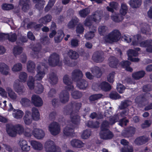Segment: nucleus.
<instances>
[{"label":"nucleus","instance_id":"nucleus-57","mask_svg":"<svg viewBox=\"0 0 152 152\" xmlns=\"http://www.w3.org/2000/svg\"><path fill=\"white\" fill-rule=\"evenodd\" d=\"M19 78L21 82H25L27 80V75L25 72H22L19 75Z\"/></svg>","mask_w":152,"mask_h":152},{"label":"nucleus","instance_id":"nucleus-54","mask_svg":"<svg viewBox=\"0 0 152 152\" xmlns=\"http://www.w3.org/2000/svg\"><path fill=\"white\" fill-rule=\"evenodd\" d=\"M7 39L10 41L12 42H15L17 39V36L15 33L12 34H7Z\"/></svg>","mask_w":152,"mask_h":152},{"label":"nucleus","instance_id":"nucleus-40","mask_svg":"<svg viewBox=\"0 0 152 152\" xmlns=\"http://www.w3.org/2000/svg\"><path fill=\"white\" fill-rule=\"evenodd\" d=\"M23 48L19 45H15L13 49V53L14 55H16L20 54L22 52Z\"/></svg>","mask_w":152,"mask_h":152},{"label":"nucleus","instance_id":"nucleus-23","mask_svg":"<svg viewBox=\"0 0 152 152\" xmlns=\"http://www.w3.org/2000/svg\"><path fill=\"white\" fill-rule=\"evenodd\" d=\"M29 0H20L19 4L22 6V10L26 12L29 9Z\"/></svg>","mask_w":152,"mask_h":152},{"label":"nucleus","instance_id":"nucleus-55","mask_svg":"<svg viewBox=\"0 0 152 152\" xmlns=\"http://www.w3.org/2000/svg\"><path fill=\"white\" fill-rule=\"evenodd\" d=\"M22 66L20 63H18L14 65L12 68V70L14 72H18L21 70Z\"/></svg>","mask_w":152,"mask_h":152},{"label":"nucleus","instance_id":"nucleus-44","mask_svg":"<svg viewBox=\"0 0 152 152\" xmlns=\"http://www.w3.org/2000/svg\"><path fill=\"white\" fill-rule=\"evenodd\" d=\"M103 95L102 94H96L91 95L89 96L88 99L90 102H91L101 98Z\"/></svg>","mask_w":152,"mask_h":152},{"label":"nucleus","instance_id":"nucleus-15","mask_svg":"<svg viewBox=\"0 0 152 152\" xmlns=\"http://www.w3.org/2000/svg\"><path fill=\"white\" fill-rule=\"evenodd\" d=\"M31 101L34 105L36 107H40L42 105V100L38 95L35 94L33 95L31 97Z\"/></svg>","mask_w":152,"mask_h":152},{"label":"nucleus","instance_id":"nucleus-33","mask_svg":"<svg viewBox=\"0 0 152 152\" xmlns=\"http://www.w3.org/2000/svg\"><path fill=\"white\" fill-rule=\"evenodd\" d=\"M130 6L132 8L139 7L141 4V0H130L129 1Z\"/></svg>","mask_w":152,"mask_h":152},{"label":"nucleus","instance_id":"nucleus-31","mask_svg":"<svg viewBox=\"0 0 152 152\" xmlns=\"http://www.w3.org/2000/svg\"><path fill=\"white\" fill-rule=\"evenodd\" d=\"M14 90L18 93H22L23 92V90L24 86L22 84L15 83L13 85Z\"/></svg>","mask_w":152,"mask_h":152},{"label":"nucleus","instance_id":"nucleus-13","mask_svg":"<svg viewBox=\"0 0 152 152\" xmlns=\"http://www.w3.org/2000/svg\"><path fill=\"white\" fill-rule=\"evenodd\" d=\"M135 128L130 126L124 130L122 133V134L124 137L129 138L135 134Z\"/></svg>","mask_w":152,"mask_h":152},{"label":"nucleus","instance_id":"nucleus-2","mask_svg":"<svg viewBox=\"0 0 152 152\" xmlns=\"http://www.w3.org/2000/svg\"><path fill=\"white\" fill-rule=\"evenodd\" d=\"M83 76L82 72L79 69H75L72 72V80L76 82L77 86L80 89H85L88 85V82L86 80L82 79Z\"/></svg>","mask_w":152,"mask_h":152},{"label":"nucleus","instance_id":"nucleus-49","mask_svg":"<svg viewBox=\"0 0 152 152\" xmlns=\"http://www.w3.org/2000/svg\"><path fill=\"white\" fill-rule=\"evenodd\" d=\"M85 28L83 25L79 24L76 27V32L77 34H82L84 32Z\"/></svg>","mask_w":152,"mask_h":152},{"label":"nucleus","instance_id":"nucleus-60","mask_svg":"<svg viewBox=\"0 0 152 152\" xmlns=\"http://www.w3.org/2000/svg\"><path fill=\"white\" fill-rule=\"evenodd\" d=\"M125 88V87L121 83L118 84L116 87L118 91L120 94L123 93Z\"/></svg>","mask_w":152,"mask_h":152},{"label":"nucleus","instance_id":"nucleus-53","mask_svg":"<svg viewBox=\"0 0 152 152\" xmlns=\"http://www.w3.org/2000/svg\"><path fill=\"white\" fill-rule=\"evenodd\" d=\"M114 135L112 132L105 127V140L110 139Z\"/></svg>","mask_w":152,"mask_h":152},{"label":"nucleus","instance_id":"nucleus-46","mask_svg":"<svg viewBox=\"0 0 152 152\" xmlns=\"http://www.w3.org/2000/svg\"><path fill=\"white\" fill-rule=\"evenodd\" d=\"M90 11L88 8H86L80 10L79 12V14L82 18H86L89 13Z\"/></svg>","mask_w":152,"mask_h":152},{"label":"nucleus","instance_id":"nucleus-19","mask_svg":"<svg viewBox=\"0 0 152 152\" xmlns=\"http://www.w3.org/2000/svg\"><path fill=\"white\" fill-rule=\"evenodd\" d=\"M140 45L141 47L147 48V51L150 52L149 50L152 47V40H147L142 41L140 43Z\"/></svg>","mask_w":152,"mask_h":152},{"label":"nucleus","instance_id":"nucleus-64","mask_svg":"<svg viewBox=\"0 0 152 152\" xmlns=\"http://www.w3.org/2000/svg\"><path fill=\"white\" fill-rule=\"evenodd\" d=\"M101 18L100 16L98 15H94L91 18L92 21H93L96 23L99 22L101 20Z\"/></svg>","mask_w":152,"mask_h":152},{"label":"nucleus","instance_id":"nucleus-9","mask_svg":"<svg viewBox=\"0 0 152 152\" xmlns=\"http://www.w3.org/2000/svg\"><path fill=\"white\" fill-rule=\"evenodd\" d=\"M150 94L149 93H142L136 97L135 101L137 103L143 104L149 100Z\"/></svg>","mask_w":152,"mask_h":152},{"label":"nucleus","instance_id":"nucleus-37","mask_svg":"<svg viewBox=\"0 0 152 152\" xmlns=\"http://www.w3.org/2000/svg\"><path fill=\"white\" fill-rule=\"evenodd\" d=\"M69 57L72 59H76L79 57L78 53L75 51L69 50L67 53Z\"/></svg>","mask_w":152,"mask_h":152},{"label":"nucleus","instance_id":"nucleus-5","mask_svg":"<svg viewBox=\"0 0 152 152\" xmlns=\"http://www.w3.org/2000/svg\"><path fill=\"white\" fill-rule=\"evenodd\" d=\"M82 106L81 102L77 101H72L68 103L64 108V113L66 115L71 113H77Z\"/></svg>","mask_w":152,"mask_h":152},{"label":"nucleus","instance_id":"nucleus-17","mask_svg":"<svg viewBox=\"0 0 152 152\" xmlns=\"http://www.w3.org/2000/svg\"><path fill=\"white\" fill-rule=\"evenodd\" d=\"M63 132L64 135L67 137H73L75 135L74 129L69 126L64 128Z\"/></svg>","mask_w":152,"mask_h":152},{"label":"nucleus","instance_id":"nucleus-41","mask_svg":"<svg viewBox=\"0 0 152 152\" xmlns=\"http://www.w3.org/2000/svg\"><path fill=\"white\" fill-rule=\"evenodd\" d=\"M71 95L74 99H78L81 98L82 96L81 92L77 90L72 91L71 93Z\"/></svg>","mask_w":152,"mask_h":152},{"label":"nucleus","instance_id":"nucleus-18","mask_svg":"<svg viewBox=\"0 0 152 152\" xmlns=\"http://www.w3.org/2000/svg\"><path fill=\"white\" fill-rule=\"evenodd\" d=\"M70 115L71 121L74 124H78L80 122V117L77 114V113H70Z\"/></svg>","mask_w":152,"mask_h":152},{"label":"nucleus","instance_id":"nucleus-52","mask_svg":"<svg viewBox=\"0 0 152 152\" xmlns=\"http://www.w3.org/2000/svg\"><path fill=\"white\" fill-rule=\"evenodd\" d=\"M91 134V131L89 130L86 129L83 132L81 137L83 139H87Z\"/></svg>","mask_w":152,"mask_h":152},{"label":"nucleus","instance_id":"nucleus-11","mask_svg":"<svg viewBox=\"0 0 152 152\" xmlns=\"http://www.w3.org/2000/svg\"><path fill=\"white\" fill-rule=\"evenodd\" d=\"M104 53L101 51L95 52L92 56V59L95 62L100 63L104 60Z\"/></svg>","mask_w":152,"mask_h":152},{"label":"nucleus","instance_id":"nucleus-34","mask_svg":"<svg viewBox=\"0 0 152 152\" xmlns=\"http://www.w3.org/2000/svg\"><path fill=\"white\" fill-rule=\"evenodd\" d=\"M31 145L35 150L41 151L43 148L42 144L39 142L35 140H32L31 142Z\"/></svg>","mask_w":152,"mask_h":152},{"label":"nucleus","instance_id":"nucleus-14","mask_svg":"<svg viewBox=\"0 0 152 152\" xmlns=\"http://www.w3.org/2000/svg\"><path fill=\"white\" fill-rule=\"evenodd\" d=\"M149 140L148 137L143 135L137 138L134 140L135 143L138 145H141L145 144Z\"/></svg>","mask_w":152,"mask_h":152},{"label":"nucleus","instance_id":"nucleus-43","mask_svg":"<svg viewBox=\"0 0 152 152\" xmlns=\"http://www.w3.org/2000/svg\"><path fill=\"white\" fill-rule=\"evenodd\" d=\"M9 96L10 98L13 100H15L16 99L17 95L12 90V88L10 87H7V88Z\"/></svg>","mask_w":152,"mask_h":152},{"label":"nucleus","instance_id":"nucleus-22","mask_svg":"<svg viewBox=\"0 0 152 152\" xmlns=\"http://www.w3.org/2000/svg\"><path fill=\"white\" fill-rule=\"evenodd\" d=\"M92 89L96 91H98L101 90L104 91V81H102L99 84H94L92 86Z\"/></svg>","mask_w":152,"mask_h":152},{"label":"nucleus","instance_id":"nucleus-35","mask_svg":"<svg viewBox=\"0 0 152 152\" xmlns=\"http://www.w3.org/2000/svg\"><path fill=\"white\" fill-rule=\"evenodd\" d=\"M49 78L50 83L52 85L56 84L58 81V78L54 72H52L49 75Z\"/></svg>","mask_w":152,"mask_h":152},{"label":"nucleus","instance_id":"nucleus-10","mask_svg":"<svg viewBox=\"0 0 152 152\" xmlns=\"http://www.w3.org/2000/svg\"><path fill=\"white\" fill-rule=\"evenodd\" d=\"M49 129L52 135H56L58 134L60 132V126L58 123L53 122L50 125Z\"/></svg>","mask_w":152,"mask_h":152},{"label":"nucleus","instance_id":"nucleus-16","mask_svg":"<svg viewBox=\"0 0 152 152\" xmlns=\"http://www.w3.org/2000/svg\"><path fill=\"white\" fill-rule=\"evenodd\" d=\"M32 133L34 136L38 139L43 138L45 136L44 132L42 130L40 129H34Z\"/></svg>","mask_w":152,"mask_h":152},{"label":"nucleus","instance_id":"nucleus-59","mask_svg":"<svg viewBox=\"0 0 152 152\" xmlns=\"http://www.w3.org/2000/svg\"><path fill=\"white\" fill-rule=\"evenodd\" d=\"M91 20V19L90 17H87L84 21L85 25L86 26H90L89 28L91 29H92L91 28H92V26H91L92 24Z\"/></svg>","mask_w":152,"mask_h":152},{"label":"nucleus","instance_id":"nucleus-20","mask_svg":"<svg viewBox=\"0 0 152 152\" xmlns=\"http://www.w3.org/2000/svg\"><path fill=\"white\" fill-rule=\"evenodd\" d=\"M52 19V16L50 14H47L41 18L39 20V22L42 25L46 24L50 22Z\"/></svg>","mask_w":152,"mask_h":152},{"label":"nucleus","instance_id":"nucleus-12","mask_svg":"<svg viewBox=\"0 0 152 152\" xmlns=\"http://www.w3.org/2000/svg\"><path fill=\"white\" fill-rule=\"evenodd\" d=\"M121 144L124 146L121 149V152H133V148L132 145H129V142L125 139L121 140Z\"/></svg>","mask_w":152,"mask_h":152},{"label":"nucleus","instance_id":"nucleus-30","mask_svg":"<svg viewBox=\"0 0 152 152\" xmlns=\"http://www.w3.org/2000/svg\"><path fill=\"white\" fill-rule=\"evenodd\" d=\"M145 71L141 70L133 73L132 74V77L135 80H139L143 77L145 75Z\"/></svg>","mask_w":152,"mask_h":152},{"label":"nucleus","instance_id":"nucleus-24","mask_svg":"<svg viewBox=\"0 0 152 152\" xmlns=\"http://www.w3.org/2000/svg\"><path fill=\"white\" fill-rule=\"evenodd\" d=\"M42 48V46L40 43H37L35 46L33 47L32 50L34 51L32 55L35 58H38V54Z\"/></svg>","mask_w":152,"mask_h":152},{"label":"nucleus","instance_id":"nucleus-1","mask_svg":"<svg viewBox=\"0 0 152 152\" xmlns=\"http://www.w3.org/2000/svg\"><path fill=\"white\" fill-rule=\"evenodd\" d=\"M63 81L64 83L67 86L65 87L66 90L62 91L60 93L59 97L61 102L65 103L68 101L69 97V93L67 90L69 91L73 89L74 86L72 85V82L70 80L68 75H66L64 76Z\"/></svg>","mask_w":152,"mask_h":152},{"label":"nucleus","instance_id":"nucleus-58","mask_svg":"<svg viewBox=\"0 0 152 152\" xmlns=\"http://www.w3.org/2000/svg\"><path fill=\"white\" fill-rule=\"evenodd\" d=\"M129 122V120L126 119V117H125L119 120V124L122 127L124 125L126 126Z\"/></svg>","mask_w":152,"mask_h":152},{"label":"nucleus","instance_id":"nucleus-4","mask_svg":"<svg viewBox=\"0 0 152 152\" xmlns=\"http://www.w3.org/2000/svg\"><path fill=\"white\" fill-rule=\"evenodd\" d=\"M6 130L9 136L14 137L17 134H22L24 131V129L23 126L20 124L15 125L7 124L6 126Z\"/></svg>","mask_w":152,"mask_h":152},{"label":"nucleus","instance_id":"nucleus-28","mask_svg":"<svg viewBox=\"0 0 152 152\" xmlns=\"http://www.w3.org/2000/svg\"><path fill=\"white\" fill-rule=\"evenodd\" d=\"M41 69V67L40 65H38L37 67V74L35 77L37 80H40L42 79V78L44 76L45 73L44 71H41L40 70Z\"/></svg>","mask_w":152,"mask_h":152},{"label":"nucleus","instance_id":"nucleus-47","mask_svg":"<svg viewBox=\"0 0 152 152\" xmlns=\"http://www.w3.org/2000/svg\"><path fill=\"white\" fill-rule=\"evenodd\" d=\"M128 10L127 7L125 4H121V8L120 10L121 14L123 15L124 16L127 12Z\"/></svg>","mask_w":152,"mask_h":152},{"label":"nucleus","instance_id":"nucleus-25","mask_svg":"<svg viewBox=\"0 0 152 152\" xmlns=\"http://www.w3.org/2000/svg\"><path fill=\"white\" fill-rule=\"evenodd\" d=\"M9 69L6 64L3 63H0V72L3 75H7L9 73Z\"/></svg>","mask_w":152,"mask_h":152},{"label":"nucleus","instance_id":"nucleus-7","mask_svg":"<svg viewBox=\"0 0 152 152\" xmlns=\"http://www.w3.org/2000/svg\"><path fill=\"white\" fill-rule=\"evenodd\" d=\"M121 35L119 31L115 29L108 34L107 38L110 42H116L119 40Z\"/></svg>","mask_w":152,"mask_h":152},{"label":"nucleus","instance_id":"nucleus-61","mask_svg":"<svg viewBox=\"0 0 152 152\" xmlns=\"http://www.w3.org/2000/svg\"><path fill=\"white\" fill-rule=\"evenodd\" d=\"M115 74V72H112L110 73L107 77L108 81L110 83H113L114 81V78Z\"/></svg>","mask_w":152,"mask_h":152},{"label":"nucleus","instance_id":"nucleus-32","mask_svg":"<svg viewBox=\"0 0 152 152\" xmlns=\"http://www.w3.org/2000/svg\"><path fill=\"white\" fill-rule=\"evenodd\" d=\"M92 31H90L87 32L85 35V38L87 40H90L92 39L94 36V33L96 30V26H92Z\"/></svg>","mask_w":152,"mask_h":152},{"label":"nucleus","instance_id":"nucleus-63","mask_svg":"<svg viewBox=\"0 0 152 152\" xmlns=\"http://www.w3.org/2000/svg\"><path fill=\"white\" fill-rule=\"evenodd\" d=\"M142 90L144 92L147 93L152 90L151 86L150 84H146L144 85L142 87Z\"/></svg>","mask_w":152,"mask_h":152},{"label":"nucleus","instance_id":"nucleus-51","mask_svg":"<svg viewBox=\"0 0 152 152\" xmlns=\"http://www.w3.org/2000/svg\"><path fill=\"white\" fill-rule=\"evenodd\" d=\"M110 98L116 100L121 98V96L116 92H111L109 94Z\"/></svg>","mask_w":152,"mask_h":152},{"label":"nucleus","instance_id":"nucleus-42","mask_svg":"<svg viewBox=\"0 0 152 152\" xmlns=\"http://www.w3.org/2000/svg\"><path fill=\"white\" fill-rule=\"evenodd\" d=\"M119 119L118 115L117 114L113 116L110 117L109 118L108 122L109 124L112 125L118 122Z\"/></svg>","mask_w":152,"mask_h":152},{"label":"nucleus","instance_id":"nucleus-48","mask_svg":"<svg viewBox=\"0 0 152 152\" xmlns=\"http://www.w3.org/2000/svg\"><path fill=\"white\" fill-rule=\"evenodd\" d=\"M90 117L92 119L96 118L97 120L102 119L103 118V115L101 114H97L96 113L94 112L91 113L90 115Z\"/></svg>","mask_w":152,"mask_h":152},{"label":"nucleus","instance_id":"nucleus-56","mask_svg":"<svg viewBox=\"0 0 152 152\" xmlns=\"http://www.w3.org/2000/svg\"><path fill=\"white\" fill-rule=\"evenodd\" d=\"M14 5L12 4L5 3L2 6V9L4 10H9L13 9Z\"/></svg>","mask_w":152,"mask_h":152},{"label":"nucleus","instance_id":"nucleus-27","mask_svg":"<svg viewBox=\"0 0 152 152\" xmlns=\"http://www.w3.org/2000/svg\"><path fill=\"white\" fill-rule=\"evenodd\" d=\"M71 144L73 147L81 148L84 146V144L80 140L77 139H73L71 141Z\"/></svg>","mask_w":152,"mask_h":152},{"label":"nucleus","instance_id":"nucleus-39","mask_svg":"<svg viewBox=\"0 0 152 152\" xmlns=\"http://www.w3.org/2000/svg\"><path fill=\"white\" fill-rule=\"evenodd\" d=\"M27 69L28 72H33L35 68L34 63L31 61H29L27 64Z\"/></svg>","mask_w":152,"mask_h":152},{"label":"nucleus","instance_id":"nucleus-45","mask_svg":"<svg viewBox=\"0 0 152 152\" xmlns=\"http://www.w3.org/2000/svg\"><path fill=\"white\" fill-rule=\"evenodd\" d=\"M35 92L38 94H39L43 92L44 91V87L40 83H38L34 89Z\"/></svg>","mask_w":152,"mask_h":152},{"label":"nucleus","instance_id":"nucleus-6","mask_svg":"<svg viewBox=\"0 0 152 152\" xmlns=\"http://www.w3.org/2000/svg\"><path fill=\"white\" fill-rule=\"evenodd\" d=\"M45 148L46 152H61L60 148L56 145L54 142L50 140L45 142Z\"/></svg>","mask_w":152,"mask_h":152},{"label":"nucleus","instance_id":"nucleus-36","mask_svg":"<svg viewBox=\"0 0 152 152\" xmlns=\"http://www.w3.org/2000/svg\"><path fill=\"white\" fill-rule=\"evenodd\" d=\"M13 111L14 113H13V115L15 118L17 119L21 118L24 114L23 111L19 109H14Z\"/></svg>","mask_w":152,"mask_h":152},{"label":"nucleus","instance_id":"nucleus-26","mask_svg":"<svg viewBox=\"0 0 152 152\" xmlns=\"http://www.w3.org/2000/svg\"><path fill=\"white\" fill-rule=\"evenodd\" d=\"M64 36L63 31L62 30L58 31L56 35L54 37V41L56 43L60 42Z\"/></svg>","mask_w":152,"mask_h":152},{"label":"nucleus","instance_id":"nucleus-50","mask_svg":"<svg viewBox=\"0 0 152 152\" xmlns=\"http://www.w3.org/2000/svg\"><path fill=\"white\" fill-rule=\"evenodd\" d=\"M141 31L142 34L146 35H150L151 34V29L148 26L145 27H142L141 28Z\"/></svg>","mask_w":152,"mask_h":152},{"label":"nucleus","instance_id":"nucleus-38","mask_svg":"<svg viewBox=\"0 0 152 152\" xmlns=\"http://www.w3.org/2000/svg\"><path fill=\"white\" fill-rule=\"evenodd\" d=\"M99 122L97 121L94 122L92 121H90L87 122V126L91 128H97L99 127Z\"/></svg>","mask_w":152,"mask_h":152},{"label":"nucleus","instance_id":"nucleus-62","mask_svg":"<svg viewBox=\"0 0 152 152\" xmlns=\"http://www.w3.org/2000/svg\"><path fill=\"white\" fill-rule=\"evenodd\" d=\"M20 102L22 104L27 106L29 105L31 101L26 98H23L21 99Z\"/></svg>","mask_w":152,"mask_h":152},{"label":"nucleus","instance_id":"nucleus-8","mask_svg":"<svg viewBox=\"0 0 152 152\" xmlns=\"http://www.w3.org/2000/svg\"><path fill=\"white\" fill-rule=\"evenodd\" d=\"M60 60L59 56L56 53L51 54L48 59V63L50 66H56L58 65Z\"/></svg>","mask_w":152,"mask_h":152},{"label":"nucleus","instance_id":"nucleus-29","mask_svg":"<svg viewBox=\"0 0 152 152\" xmlns=\"http://www.w3.org/2000/svg\"><path fill=\"white\" fill-rule=\"evenodd\" d=\"M92 72L97 78H100L102 73L101 69L98 66H95L92 69Z\"/></svg>","mask_w":152,"mask_h":152},{"label":"nucleus","instance_id":"nucleus-3","mask_svg":"<svg viewBox=\"0 0 152 152\" xmlns=\"http://www.w3.org/2000/svg\"><path fill=\"white\" fill-rule=\"evenodd\" d=\"M40 114L38 109L35 107L32 109V114L28 110L26 111L25 115L23 118L24 122L25 124L29 125L32 121V120L37 121L40 118Z\"/></svg>","mask_w":152,"mask_h":152},{"label":"nucleus","instance_id":"nucleus-21","mask_svg":"<svg viewBox=\"0 0 152 152\" xmlns=\"http://www.w3.org/2000/svg\"><path fill=\"white\" fill-rule=\"evenodd\" d=\"M109 65L111 68H116L119 63L118 60L116 58L113 56L109 58Z\"/></svg>","mask_w":152,"mask_h":152}]
</instances>
